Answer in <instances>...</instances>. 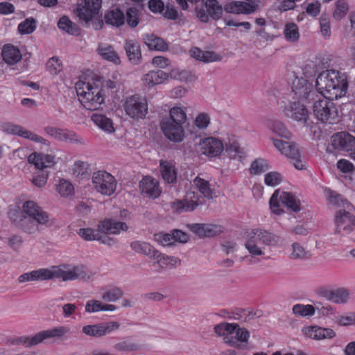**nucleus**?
Instances as JSON below:
<instances>
[{"label": "nucleus", "mask_w": 355, "mask_h": 355, "mask_svg": "<svg viewBox=\"0 0 355 355\" xmlns=\"http://www.w3.org/2000/svg\"><path fill=\"white\" fill-rule=\"evenodd\" d=\"M303 74L305 77H300L295 72L292 73L293 80L291 88L297 100L289 101L284 106L282 112L286 117L305 125L309 118L306 104H310L314 100L315 92L313 87V80L305 72Z\"/></svg>", "instance_id": "f257e3e1"}, {"label": "nucleus", "mask_w": 355, "mask_h": 355, "mask_svg": "<svg viewBox=\"0 0 355 355\" xmlns=\"http://www.w3.org/2000/svg\"><path fill=\"white\" fill-rule=\"evenodd\" d=\"M93 276L91 272L86 271L82 265L69 266L62 264L54 266L50 268H40L21 275L18 280L20 283L31 281H45L53 279H61L64 282L73 281L78 279H89Z\"/></svg>", "instance_id": "f03ea898"}, {"label": "nucleus", "mask_w": 355, "mask_h": 355, "mask_svg": "<svg viewBox=\"0 0 355 355\" xmlns=\"http://www.w3.org/2000/svg\"><path fill=\"white\" fill-rule=\"evenodd\" d=\"M315 88L322 96L338 99L347 92V76L338 70L327 69L318 76Z\"/></svg>", "instance_id": "7ed1b4c3"}, {"label": "nucleus", "mask_w": 355, "mask_h": 355, "mask_svg": "<svg viewBox=\"0 0 355 355\" xmlns=\"http://www.w3.org/2000/svg\"><path fill=\"white\" fill-rule=\"evenodd\" d=\"M76 89L81 104L87 110H96L104 102L103 89L99 82L78 81L76 84Z\"/></svg>", "instance_id": "20e7f679"}, {"label": "nucleus", "mask_w": 355, "mask_h": 355, "mask_svg": "<svg viewBox=\"0 0 355 355\" xmlns=\"http://www.w3.org/2000/svg\"><path fill=\"white\" fill-rule=\"evenodd\" d=\"M187 121L185 109L173 107L169 111V119L161 123L162 130L170 141L181 142L184 137V125Z\"/></svg>", "instance_id": "39448f33"}, {"label": "nucleus", "mask_w": 355, "mask_h": 355, "mask_svg": "<svg viewBox=\"0 0 355 355\" xmlns=\"http://www.w3.org/2000/svg\"><path fill=\"white\" fill-rule=\"evenodd\" d=\"M21 218L17 225L24 232L33 234L37 231L39 224H46L49 221V215L35 202L33 200L26 201L22 206Z\"/></svg>", "instance_id": "423d86ee"}, {"label": "nucleus", "mask_w": 355, "mask_h": 355, "mask_svg": "<svg viewBox=\"0 0 355 355\" xmlns=\"http://www.w3.org/2000/svg\"><path fill=\"white\" fill-rule=\"evenodd\" d=\"M245 238V247L252 257L263 254L265 246L272 245L277 242L274 234L261 228L247 230Z\"/></svg>", "instance_id": "0eeeda50"}, {"label": "nucleus", "mask_w": 355, "mask_h": 355, "mask_svg": "<svg viewBox=\"0 0 355 355\" xmlns=\"http://www.w3.org/2000/svg\"><path fill=\"white\" fill-rule=\"evenodd\" d=\"M128 228V225L124 222L105 219L98 223L97 230L89 227L80 228L78 234L85 241H94L99 239L100 232L105 234H119L121 231H126Z\"/></svg>", "instance_id": "6e6552de"}, {"label": "nucleus", "mask_w": 355, "mask_h": 355, "mask_svg": "<svg viewBox=\"0 0 355 355\" xmlns=\"http://www.w3.org/2000/svg\"><path fill=\"white\" fill-rule=\"evenodd\" d=\"M69 331V329L68 327L59 326L51 329L40 331L33 336H21L17 337L12 340V343L30 347L42 343L46 339L60 338L68 333Z\"/></svg>", "instance_id": "1a4fd4ad"}, {"label": "nucleus", "mask_w": 355, "mask_h": 355, "mask_svg": "<svg viewBox=\"0 0 355 355\" xmlns=\"http://www.w3.org/2000/svg\"><path fill=\"white\" fill-rule=\"evenodd\" d=\"M282 206L293 212H297L301 209L300 200L295 195L284 191L279 196V191L276 190L270 198V208L275 214L281 215L284 212Z\"/></svg>", "instance_id": "9d476101"}, {"label": "nucleus", "mask_w": 355, "mask_h": 355, "mask_svg": "<svg viewBox=\"0 0 355 355\" xmlns=\"http://www.w3.org/2000/svg\"><path fill=\"white\" fill-rule=\"evenodd\" d=\"M334 99L322 96L314 103L313 113L316 119L323 123H335L338 119V111Z\"/></svg>", "instance_id": "9b49d317"}, {"label": "nucleus", "mask_w": 355, "mask_h": 355, "mask_svg": "<svg viewBox=\"0 0 355 355\" xmlns=\"http://www.w3.org/2000/svg\"><path fill=\"white\" fill-rule=\"evenodd\" d=\"M273 145L281 153L288 157L295 168L302 170L305 168L306 162L304 157L299 151L296 144L281 139H272Z\"/></svg>", "instance_id": "f8f14e48"}, {"label": "nucleus", "mask_w": 355, "mask_h": 355, "mask_svg": "<svg viewBox=\"0 0 355 355\" xmlns=\"http://www.w3.org/2000/svg\"><path fill=\"white\" fill-rule=\"evenodd\" d=\"M101 0H85L84 6L77 10L78 16L80 20L88 23L94 19L93 27L95 30L101 29L103 25V20L96 17L101 8Z\"/></svg>", "instance_id": "ddd939ff"}, {"label": "nucleus", "mask_w": 355, "mask_h": 355, "mask_svg": "<svg viewBox=\"0 0 355 355\" xmlns=\"http://www.w3.org/2000/svg\"><path fill=\"white\" fill-rule=\"evenodd\" d=\"M124 110L128 116L134 119H141L148 113V103L145 98L135 94L127 97L123 104Z\"/></svg>", "instance_id": "4468645a"}, {"label": "nucleus", "mask_w": 355, "mask_h": 355, "mask_svg": "<svg viewBox=\"0 0 355 355\" xmlns=\"http://www.w3.org/2000/svg\"><path fill=\"white\" fill-rule=\"evenodd\" d=\"M92 183L95 189L105 196L112 195L116 189L115 178L105 171L94 172L92 175Z\"/></svg>", "instance_id": "2eb2a0df"}, {"label": "nucleus", "mask_w": 355, "mask_h": 355, "mask_svg": "<svg viewBox=\"0 0 355 355\" xmlns=\"http://www.w3.org/2000/svg\"><path fill=\"white\" fill-rule=\"evenodd\" d=\"M201 196L192 190L187 191L184 198L182 200L176 199L171 203V208L173 212L182 213L193 211L200 203Z\"/></svg>", "instance_id": "dca6fc26"}, {"label": "nucleus", "mask_w": 355, "mask_h": 355, "mask_svg": "<svg viewBox=\"0 0 355 355\" xmlns=\"http://www.w3.org/2000/svg\"><path fill=\"white\" fill-rule=\"evenodd\" d=\"M200 146L202 153L209 158L219 157L225 149L223 141L214 137L201 139Z\"/></svg>", "instance_id": "f3484780"}, {"label": "nucleus", "mask_w": 355, "mask_h": 355, "mask_svg": "<svg viewBox=\"0 0 355 355\" xmlns=\"http://www.w3.org/2000/svg\"><path fill=\"white\" fill-rule=\"evenodd\" d=\"M336 233L348 234L355 226V216L345 210H339L336 215Z\"/></svg>", "instance_id": "a211bd4d"}, {"label": "nucleus", "mask_w": 355, "mask_h": 355, "mask_svg": "<svg viewBox=\"0 0 355 355\" xmlns=\"http://www.w3.org/2000/svg\"><path fill=\"white\" fill-rule=\"evenodd\" d=\"M1 129L3 132L15 135L25 139H28L31 141L37 143H45L46 140L42 137L24 128L22 126L14 124L10 122L3 123L1 125Z\"/></svg>", "instance_id": "6ab92c4d"}, {"label": "nucleus", "mask_w": 355, "mask_h": 355, "mask_svg": "<svg viewBox=\"0 0 355 355\" xmlns=\"http://www.w3.org/2000/svg\"><path fill=\"white\" fill-rule=\"evenodd\" d=\"M331 144L334 148L352 153L355 151V137L346 132L334 135Z\"/></svg>", "instance_id": "aec40b11"}, {"label": "nucleus", "mask_w": 355, "mask_h": 355, "mask_svg": "<svg viewBox=\"0 0 355 355\" xmlns=\"http://www.w3.org/2000/svg\"><path fill=\"white\" fill-rule=\"evenodd\" d=\"M117 322L101 323L94 325H86L83 327V332L89 336L99 337L110 334L119 328Z\"/></svg>", "instance_id": "412c9836"}, {"label": "nucleus", "mask_w": 355, "mask_h": 355, "mask_svg": "<svg viewBox=\"0 0 355 355\" xmlns=\"http://www.w3.org/2000/svg\"><path fill=\"white\" fill-rule=\"evenodd\" d=\"M302 332L306 337L315 340L331 339L336 336V332L332 329L316 325L305 327Z\"/></svg>", "instance_id": "4be33fe9"}, {"label": "nucleus", "mask_w": 355, "mask_h": 355, "mask_svg": "<svg viewBox=\"0 0 355 355\" xmlns=\"http://www.w3.org/2000/svg\"><path fill=\"white\" fill-rule=\"evenodd\" d=\"M191 232L199 237H213L223 232V227L214 224L194 223L189 226Z\"/></svg>", "instance_id": "5701e85b"}, {"label": "nucleus", "mask_w": 355, "mask_h": 355, "mask_svg": "<svg viewBox=\"0 0 355 355\" xmlns=\"http://www.w3.org/2000/svg\"><path fill=\"white\" fill-rule=\"evenodd\" d=\"M259 8L254 2L232 1L225 6V10L233 14H250L254 12Z\"/></svg>", "instance_id": "b1692460"}, {"label": "nucleus", "mask_w": 355, "mask_h": 355, "mask_svg": "<svg viewBox=\"0 0 355 355\" xmlns=\"http://www.w3.org/2000/svg\"><path fill=\"white\" fill-rule=\"evenodd\" d=\"M1 58L8 65H14L22 59V53L20 49L12 44H6L1 49Z\"/></svg>", "instance_id": "393cba45"}, {"label": "nucleus", "mask_w": 355, "mask_h": 355, "mask_svg": "<svg viewBox=\"0 0 355 355\" xmlns=\"http://www.w3.org/2000/svg\"><path fill=\"white\" fill-rule=\"evenodd\" d=\"M234 330L231 331L226 338V343L230 346L239 347V343H247L250 338V332L245 328H241L237 324H233Z\"/></svg>", "instance_id": "a878e982"}, {"label": "nucleus", "mask_w": 355, "mask_h": 355, "mask_svg": "<svg viewBox=\"0 0 355 355\" xmlns=\"http://www.w3.org/2000/svg\"><path fill=\"white\" fill-rule=\"evenodd\" d=\"M141 192L153 199L157 198L161 193L159 182L150 176L144 177L140 182Z\"/></svg>", "instance_id": "bb28decb"}, {"label": "nucleus", "mask_w": 355, "mask_h": 355, "mask_svg": "<svg viewBox=\"0 0 355 355\" xmlns=\"http://www.w3.org/2000/svg\"><path fill=\"white\" fill-rule=\"evenodd\" d=\"M28 161L30 164H34L36 168L42 170L54 164V157L50 155L33 153L28 156Z\"/></svg>", "instance_id": "cd10ccee"}, {"label": "nucleus", "mask_w": 355, "mask_h": 355, "mask_svg": "<svg viewBox=\"0 0 355 355\" xmlns=\"http://www.w3.org/2000/svg\"><path fill=\"white\" fill-rule=\"evenodd\" d=\"M322 295L329 301L336 304H345L349 297V291L344 288L336 290H326L323 291Z\"/></svg>", "instance_id": "c85d7f7f"}, {"label": "nucleus", "mask_w": 355, "mask_h": 355, "mask_svg": "<svg viewBox=\"0 0 355 355\" xmlns=\"http://www.w3.org/2000/svg\"><path fill=\"white\" fill-rule=\"evenodd\" d=\"M191 56L197 60L204 62H218L222 60V56L213 51H204L198 47H193L190 49Z\"/></svg>", "instance_id": "c756f323"}, {"label": "nucleus", "mask_w": 355, "mask_h": 355, "mask_svg": "<svg viewBox=\"0 0 355 355\" xmlns=\"http://www.w3.org/2000/svg\"><path fill=\"white\" fill-rule=\"evenodd\" d=\"M127 56L132 64H139L141 59L140 45L136 40H128L124 46Z\"/></svg>", "instance_id": "7c9ffc66"}, {"label": "nucleus", "mask_w": 355, "mask_h": 355, "mask_svg": "<svg viewBox=\"0 0 355 355\" xmlns=\"http://www.w3.org/2000/svg\"><path fill=\"white\" fill-rule=\"evenodd\" d=\"M159 167L162 177L165 182L169 184L176 182L177 173L173 162L161 159L159 161Z\"/></svg>", "instance_id": "2f4dec72"}, {"label": "nucleus", "mask_w": 355, "mask_h": 355, "mask_svg": "<svg viewBox=\"0 0 355 355\" xmlns=\"http://www.w3.org/2000/svg\"><path fill=\"white\" fill-rule=\"evenodd\" d=\"M168 74L162 70L150 71L142 78L144 84L148 87L163 83L167 78Z\"/></svg>", "instance_id": "473e14b6"}, {"label": "nucleus", "mask_w": 355, "mask_h": 355, "mask_svg": "<svg viewBox=\"0 0 355 355\" xmlns=\"http://www.w3.org/2000/svg\"><path fill=\"white\" fill-rule=\"evenodd\" d=\"M145 44L152 50L166 51L168 49L166 42L162 38L153 34H146L144 37Z\"/></svg>", "instance_id": "72a5a7b5"}, {"label": "nucleus", "mask_w": 355, "mask_h": 355, "mask_svg": "<svg viewBox=\"0 0 355 355\" xmlns=\"http://www.w3.org/2000/svg\"><path fill=\"white\" fill-rule=\"evenodd\" d=\"M101 298L105 302H114L121 299L123 295L121 288L115 286H107L102 288Z\"/></svg>", "instance_id": "f704fd0d"}, {"label": "nucleus", "mask_w": 355, "mask_h": 355, "mask_svg": "<svg viewBox=\"0 0 355 355\" xmlns=\"http://www.w3.org/2000/svg\"><path fill=\"white\" fill-rule=\"evenodd\" d=\"M130 247L136 252L144 254L150 257H155L157 255V250L146 242L136 241L131 243Z\"/></svg>", "instance_id": "c9c22d12"}, {"label": "nucleus", "mask_w": 355, "mask_h": 355, "mask_svg": "<svg viewBox=\"0 0 355 355\" xmlns=\"http://www.w3.org/2000/svg\"><path fill=\"white\" fill-rule=\"evenodd\" d=\"M98 54L105 60L112 62L115 64L121 62L117 53L110 45L100 44L98 47Z\"/></svg>", "instance_id": "e433bc0d"}, {"label": "nucleus", "mask_w": 355, "mask_h": 355, "mask_svg": "<svg viewBox=\"0 0 355 355\" xmlns=\"http://www.w3.org/2000/svg\"><path fill=\"white\" fill-rule=\"evenodd\" d=\"M92 120L95 125L105 132L111 133L114 131L112 121L105 115L94 114Z\"/></svg>", "instance_id": "4c0bfd02"}, {"label": "nucleus", "mask_w": 355, "mask_h": 355, "mask_svg": "<svg viewBox=\"0 0 355 355\" xmlns=\"http://www.w3.org/2000/svg\"><path fill=\"white\" fill-rule=\"evenodd\" d=\"M105 20L108 24L119 27L125 22V16L119 8H116L105 14Z\"/></svg>", "instance_id": "58836bf2"}, {"label": "nucleus", "mask_w": 355, "mask_h": 355, "mask_svg": "<svg viewBox=\"0 0 355 355\" xmlns=\"http://www.w3.org/2000/svg\"><path fill=\"white\" fill-rule=\"evenodd\" d=\"M58 26L72 35H79L80 33V28L67 16H63L59 19Z\"/></svg>", "instance_id": "ea45409f"}, {"label": "nucleus", "mask_w": 355, "mask_h": 355, "mask_svg": "<svg viewBox=\"0 0 355 355\" xmlns=\"http://www.w3.org/2000/svg\"><path fill=\"white\" fill-rule=\"evenodd\" d=\"M157 259V263L161 268H173L180 265L181 261L179 258L175 257H169L162 254L157 251V255L155 257Z\"/></svg>", "instance_id": "a19ab883"}, {"label": "nucleus", "mask_w": 355, "mask_h": 355, "mask_svg": "<svg viewBox=\"0 0 355 355\" xmlns=\"http://www.w3.org/2000/svg\"><path fill=\"white\" fill-rule=\"evenodd\" d=\"M193 184L198 189L199 192L207 198H212L213 191L210 188V184L208 181L205 180L202 178L196 177L193 180Z\"/></svg>", "instance_id": "79ce46f5"}, {"label": "nucleus", "mask_w": 355, "mask_h": 355, "mask_svg": "<svg viewBox=\"0 0 355 355\" xmlns=\"http://www.w3.org/2000/svg\"><path fill=\"white\" fill-rule=\"evenodd\" d=\"M205 8L209 15L214 19H218L222 15V7L217 0H207Z\"/></svg>", "instance_id": "37998d69"}, {"label": "nucleus", "mask_w": 355, "mask_h": 355, "mask_svg": "<svg viewBox=\"0 0 355 355\" xmlns=\"http://www.w3.org/2000/svg\"><path fill=\"white\" fill-rule=\"evenodd\" d=\"M349 10V6L345 0H337L335 3V9L333 12V17L336 21H340L345 17Z\"/></svg>", "instance_id": "c03bdc74"}, {"label": "nucleus", "mask_w": 355, "mask_h": 355, "mask_svg": "<svg viewBox=\"0 0 355 355\" xmlns=\"http://www.w3.org/2000/svg\"><path fill=\"white\" fill-rule=\"evenodd\" d=\"M269 168L267 160L259 158L254 160L250 168V173L252 175H259L266 171Z\"/></svg>", "instance_id": "a18cd8bd"}, {"label": "nucleus", "mask_w": 355, "mask_h": 355, "mask_svg": "<svg viewBox=\"0 0 355 355\" xmlns=\"http://www.w3.org/2000/svg\"><path fill=\"white\" fill-rule=\"evenodd\" d=\"M315 309L311 304H297L293 306V313L297 316H311L315 313Z\"/></svg>", "instance_id": "49530a36"}, {"label": "nucleus", "mask_w": 355, "mask_h": 355, "mask_svg": "<svg viewBox=\"0 0 355 355\" xmlns=\"http://www.w3.org/2000/svg\"><path fill=\"white\" fill-rule=\"evenodd\" d=\"M73 184L64 179L60 180L58 184H56V191L62 197H68L73 195Z\"/></svg>", "instance_id": "de8ad7c7"}, {"label": "nucleus", "mask_w": 355, "mask_h": 355, "mask_svg": "<svg viewBox=\"0 0 355 355\" xmlns=\"http://www.w3.org/2000/svg\"><path fill=\"white\" fill-rule=\"evenodd\" d=\"M284 36L288 41L295 42L300 37V33L297 26L295 23H288L284 28Z\"/></svg>", "instance_id": "09e8293b"}, {"label": "nucleus", "mask_w": 355, "mask_h": 355, "mask_svg": "<svg viewBox=\"0 0 355 355\" xmlns=\"http://www.w3.org/2000/svg\"><path fill=\"white\" fill-rule=\"evenodd\" d=\"M47 71L52 75L58 74L62 69V61L55 56L49 59L46 64Z\"/></svg>", "instance_id": "8fccbe9b"}, {"label": "nucleus", "mask_w": 355, "mask_h": 355, "mask_svg": "<svg viewBox=\"0 0 355 355\" xmlns=\"http://www.w3.org/2000/svg\"><path fill=\"white\" fill-rule=\"evenodd\" d=\"M89 165L83 161H76L72 168L73 175L85 177L89 175Z\"/></svg>", "instance_id": "3c124183"}, {"label": "nucleus", "mask_w": 355, "mask_h": 355, "mask_svg": "<svg viewBox=\"0 0 355 355\" xmlns=\"http://www.w3.org/2000/svg\"><path fill=\"white\" fill-rule=\"evenodd\" d=\"M234 323L223 322L214 327V332L219 336H224V340L226 343V338L229 336L231 331L234 330Z\"/></svg>", "instance_id": "603ef678"}, {"label": "nucleus", "mask_w": 355, "mask_h": 355, "mask_svg": "<svg viewBox=\"0 0 355 355\" xmlns=\"http://www.w3.org/2000/svg\"><path fill=\"white\" fill-rule=\"evenodd\" d=\"M35 28V21L33 18L26 19L18 25V31L21 34L32 33Z\"/></svg>", "instance_id": "864d4df0"}, {"label": "nucleus", "mask_w": 355, "mask_h": 355, "mask_svg": "<svg viewBox=\"0 0 355 355\" xmlns=\"http://www.w3.org/2000/svg\"><path fill=\"white\" fill-rule=\"evenodd\" d=\"M270 130L276 135L288 139L290 137V132L286 128L283 123L276 121H273L270 125Z\"/></svg>", "instance_id": "5fc2aeb1"}, {"label": "nucleus", "mask_w": 355, "mask_h": 355, "mask_svg": "<svg viewBox=\"0 0 355 355\" xmlns=\"http://www.w3.org/2000/svg\"><path fill=\"white\" fill-rule=\"evenodd\" d=\"M282 181V176L278 172L272 171L265 175L264 182L267 186L276 187Z\"/></svg>", "instance_id": "6e6d98bb"}, {"label": "nucleus", "mask_w": 355, "mask_h": 355, "mask_svg": "<svg viewBox=\"0 0 355 355\" xmlns=\"http://www.w3.org/2000/svg\"><path fill=\"white\" fill-rule=\"evenodd\" d=\"M154 236L155 241L163 246H169L175 243V239L174 237H173L172 232L171 234L159 232L155 234Z\"/></svg>", "instance_id": "4d7b16f0"}, {"label": "nucleus", "mask_w": 355, "mask_h": 355, "mask_svg": "<svg viewBox=\"0 0 355 355\" xmlns=\"http://www.w3.org/2000/svg\"><path fill=\"white\" fill-rule=\"evenodd\" d=\"M292 251L290 257L293 259H302L306 257L307 252L304 248L298 243H293L292 244Z\"/></svg>", "instance_id": "13d9d810"}, {"label": "nucleus", "mask_w": 355, "mask_h": 355, "mask_svg": "<svg viewBox=\"0 0 355 355\" xmlns=\"http://www.w3.org/2000/svg\"><path fill=\"white\" fill-rule=\"evenodd\" d=\"M210 116L207 113L201 112L195 119L194 124L200 130L207 128L210 123Z\"/></svg>", "instance_id": "bf43d9fd"}, {"label": "nucleus", "mask_w": 355, "mask_h": 355, "mask_svg": "<svg viewBox=\"0 0 355 355\" xmlns=\"http://www.w3.org/2000/svg\"><path fill=\"white\" fill-rule=\"evenodd\" d=\"M127 24L132 28L136 27L139 24V17L137 10L134 8H130L126 12Z\"/></svg>", "instance_id": "052dcab7"}, {"label": "nucleus", "mask_w": 355, "mask_h": 355, "mask_svg": "<svg viewBox=\"0 0 355 355\" xmlns=\"http://www.w3.org/2000/svg\"><path fill=\"white\" fill-rule=\"evenodd\" d=\"M337 168L345 173H351L355 169L354 164L345 159H340L338 161Z\"/></svg>", "instance_id": "680f3d73"}, {"label": "nucleus", "mask_w": 355, "mask_h": 355, "mask_svg": "<svg viewBox=\"0 0 355 355\" xmlns=\"http://www.w3.org/2000/svg\"><path fill=\"white\" fill-rule=\"evenodd\" d=\"M103 311V304L96 300H91L87 302L85 311L87 313H95Z\"/></svg>", "instance_id": "e2e57ef3"}, {"label": "nucleus", "mask_w": 355, "mask_h": 355, "mask_svg": "<svg viewBox=\"0 0 355 355\" xmlns=\"http://www.w3.org/2000/svg\"><path fill=\"white\" fill-rule=\"evenodd\" d=\"M75 133L67 130H58L56 139L64 141H71L74 139Z\"/></svg>", "instance_id": "0e129e2a"}, {"label": "nucleus", "mask_w": 355, "mask_h": 355, "mask_svg": "<svg viewBox=\"0 0 355 355\" xmlns=\"http://www.w3.org/2000/svg\"><path fill=\"white\" fill-rule=\"evenodd\" d=\"M114 348L120 352H132L137 350V346L128 341H123L116 344Z\"/></svg>", "instance_id": "69168bd1"}, {"label": "nucleus", "mask_w": 355, "mask_h": 355, "mask_svg": "<svg viewBox=\"0 0 355 355\" xmlns=\"http://www.w3.org/2000/svg\"><path fill=\"white\" fill-rule=\"evenodd\" d=\"M336 322L341 326L352 325L355 324V314L348 315H339L336 318Z\"/></svg>", "instance_id": "338daca9"}, {"label": "nucleus", "mask_w": 355, "mask_h": 355, "mask_svg": "<svg viewBox=\"0 0 355 355\" xmlns=\"http://www.w3.org/2000/svg\"><path fill=\"white\" fill-rule=\"evenodd\" d=\"M321 5L320 3L317 1L315 2H312L308 4L306 11V12L312 16V17H316L319 15L320 12Z\"/></svg>", "instance_id": "774afa93"}]
</instances>
